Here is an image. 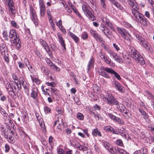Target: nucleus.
<instances>
[{
    "label": "nucleus",
    "instance_id": "f257e3e1",
    "mask_svg": "<svg viewBox=\"0 0 154 154\" xmlns=\"http://www.w3.org/2000/svg\"><path fill=\"white\" fill-rule=\"evenodd\" d=\"M128 2L131 7V13L135 18L141 24L147 26L149 23L147 20L138 11L139 8L135 0H128Z\"/></svg>",
    "mask_w": 154,
    "mask_h": 154
},
{
    "label": "nucleus",
    "instance_id": "f03ea898",
    "mask_svg": "<svg viewBox=\"0 0 154 154\" xmlns=\"http://www.w3.org/2000/svg\"><path fill=\"white\" fill-rule=\"evenodd\" d=\"M9 37L11 39V42L15 44L16 48L18 49L21 46L20 40L14 29H12L10 30L9 32Z\"/></svg>",
    "mask_w": 154,
    "mask_h": 154
},
{
    "label": "nucleus",
    "instance_id": "7ed1b4c3",
    "mask_svg": "<svg viewBox=\"0 0 154 154\" xmlns=\"http://www.w3.org/2000/svg\"><path fill=\"white\" fill-rule=\"evenodd\" d=\"M139 53L135 49L132 50L131 54V57L136 62L140 63L141 65L145 63V61L142 57L139 55Z\"/></svg>",
    "mask_w": 154,
    "mask_h": 154
},
{
    "label": "nucleus",
    "instance_id": "20e7f679",
    "mask_svg": "<svg viewBox=\"0 0 154 154\" xmlns=\"http://www.w3.org/2000/svg\"><path fill=\"white\" fill-rule=\"evenodd\" d=\"M106 94L107 97L105 98V100L108 104L110 105H114L118 103V101L111 93L107 92Z\"/></svg>",
    "mask_w": 154,
    "mask_h": 154
},
{
    "label": "nucleus",
    "instance_id": "39448f33",
    "mask_svg": "<svg viewBox=\"0 0 154 154\" xmlns=\"http://www.w3.org/2000/svg\"><path fill=\"white\" fill-rule=\"evenodd\" d=\"M116 29L122 37L128 41L130 42L131 36L124 28L118 27H117Z\"/></svg>",
    "mask_w": 154,
    "mask_h": 154
},
{
    "label": "nucleus",
    "instance_id": "423d86ee",
    "mask_svg": "<svg viewBox=\"0 0 154 154\" xmlns=\"http://www.w3.org/2000/svg\"><path fill=\"white\" fill-rule=\"evenodd\" d=\"M134 35L137 41L144 48H146L149 45L146 39L142 37L140 35L137 34H135Z\"/></svg>",
    "mask_w": 154,
    "mask_h": 154
},
{
    "label": "nucleus",
    "instance_id": "0eeeda50",
    "mask_svg": "<svg viewBox=\"0 0 154 154\" xmlns=\"http://www.w3.org/2000/svg\"><path fill=\"white\" fill-rule=\"evenodd\" d=\"M99 55L101 59L106 63L112 66L115 65V64L112 62L110 58L105 53L100 52Z\"/></svg>",
    "mask_w": 154,
    "mask_h": 154
},
{
    "label": "nucleus",
    "instance_id": "6e6552de",
    "mask_svg": "<svg viewBox=\"0 0 154 154\" xmlns=\"http://www.w3.org/2000/svg\"><path fill=\"white\" fill-rule=\"evenodd\" d=\"M30 17L31 20L33 21L34 24L37 25L38 24V19L35 11L32 6L30 7Z\"/></svg>",
    "mask_w": 154,
    "mask_h": 154
},
{
    "label": "nucleus",
    "instance_id": "1a4fd4ad",
    "mask_svg": "<svg viewBox=\"0 0 154 154\" xmlns=\"http://www.w3.org/2000/svg\"><path fill=\"white\" fill-rule=\"evenodd\" d=\"M74 140L72 139L71 138H69V141L72 145L79 148L80 150L86 151L88 150V148L87 147L81 145L78 142L74 143Z\"/></svg>",
    "mask_w": 154,
    "mask_h": 154
},
{
    "label": "nucleus",
    "instance_id": "9d476101",
    "mask_svg": "<svg viewBox=\"0 0 154 154\" xmlns=\"http://www.w3.org/2000/svg\"><path fill=\"white\" fill-rule=\"evenodd\" d=\"M107 68L110 69L108 67H105L103 66H101L99 70H98V74L104 77L109 79L110 78V76L106 72H107Z\"/></svg>",
    "mask_w": 154,
    "mask_h": 154
},
{
    "label": "nucleus",
    "instance_id": "9b49d317",
    "mask_svg": "<svg viewBox=\"0 0 154 154\" xmlns=\"http://www.w3.org/2000/svg\"><path fill=\"white\" fill-rule=\"evenodd\" d=\"M112 84L115 88L118 91L121 93L124 92L125 89H124L123 86L118 82L114 80L112 81Z\"/></svg>",
    "mask_w": 154,
    "mask_h": 154
},
{
    "label": "nucleus",
    "instance_id": "f8f14e48",
    "mask_svg": "<svg viewBox=\"0 0 154 154\" xmlns=\"http://www.w3.org/2000/svg\"><path fill=\"white\" fill-rule=\"evenodd\" d=\"M40 9V14L42 17H44L45 12V7L44 3L43 0H39Z\"/></svg>",
    "mask_w": 154,
    "mask_h": 154
},
{
    "label": "nucleus",
    "instance_id": "ddd939ff",
    "mask_svg": "<svg viewBox=\"0 0 154 154\" xmlns=\"http://www.w3.org/2000/svg\"><path fill=\"white\" fill-rule=\"evenodd\" d=\"M8 4L9 7V12L12 15H15L16 12L14 2L12 0H8Z\"/></svg>",
    "mask_w": 154,
    "mask_h": 154
},
{
    "label": "nucleus",
    "instance_id": "4468645a",
    "mask_svg": "<svg viewBox=\"0 0 154 154\" xmlns=\"http://www.w3.org/2000/svg\"><path fill=\"white\" fill-rule=\"evenodd\" d=\"M57 36L59 42L60 44L62 49L66 51V44L65 43L64 40H63V38L62 35L59 32L57 33Z\"/></svg>",
    "mask_w": 154,
    "mask_h": 154
},
{
    "label": "nucleus",
    "instance_id": "2eb2a0df",
    "mask_svg": "<svg viewBox=\"0 0 154 154\" xmlns=\"http://www.w3.org/2000/svg\"><path fill=\"white\" fill-rule=\"evenodd\" d=\"M90 32L91 35L97 41H98L100 42L102 41V38L96 31L91 29L90 30Z\"/></svg>",
    "mask_w": 154,
    "mask_h": 154
},
{
    "label": "nucleus",
    "instance_id": "dca6fc26",
    "mask_svg": "<svg viewBox=\"0 0 154 154\" xmlns=\"http://www.w3.org/2000/svg\"><path fill=\"white\" fill-rule=\"evenodd\" d=\"M38 89L35 86H33L32 90L30 96L34 99H36L38 97Z\"/></svg>",
    "mask_w": 154,
    "mask_h": 154
},
{
    "label": "nucleus",
    "instance_id": "f3484780",
    "mask_svg": "<svg viewBox=\"0 0 154 154\" xmlns=\"http://www.w3.org/2000/svg\"><path fill=\"white\" fill-rule=\"evenodd\" d=\"M103 145L106 149H107L112 154H115V152L114 149L111 146H110L109 144L107 142H103Z\"/></svg>",
    "mask_w": 154,
    "mask_h": 154
},
{
    "label": "nucleus",
    "instance_id": "a211bd4d",
    "mask_svg": "<svg viewBox=\"0 0 154 154\" xmlns=\"http://www.w3.org/2000/svg\"><path fill=\"white\" fill-rule=\"evenodd\" d=\"M18 84H20L21 85L22 84L24 89L28 88L29 84L25 82V79L23 77L20 78L19 80H18Z\"/></svg>",
    "mask_w": 154,
    "mask_h": 154
},
{
    "label": "nucleus",
    "instance_id": "6ab92c4d",
    "mask_svg": "<svg viewBox=\"0 0 154 154\" xmlns=\"http://www.w3.org/2000/svg\"><path fill=\"white\" fill-rule=\"evenodd\" d=\"M107 72L111 74H113L114 76L119 80H120L121 79V78L120 75L114 70L111 69H107Z\"/></svg>",
    "mask_w": 154,
    "mask_h": 154
},
{
    "label": "nucleus",
    "instance_id": "aec40b11",
    "mask_svg": "<svg viewBox=\"0 0 154 154\" xmlns=\"http://www.w3.org/2000/svg\"><path fill=\"white\" fill-rule=\"evenodd\" d=\"M93 13L94 12L91 9L85 14L90 20L93 21L95 19Z\"/></svg>",
    "mask_w": 154,
    "mask_h": 154
},
{
    "label": "nucleus",
    "instance_id": "412c9836",
    "mask_svg": "<svg viewBox=\"0 0 154 154\" xmlns=\"http://www.w3.org/2000/svg\"><path fill=\"white\" fill-rule=\"evenodd\" d=\"M116 105L117 109L121 112H124L126 109L125 106L119 101H118V103H116Z\"/></svg>",
    "mask_w": 154,
    "mask_h": 154
},
{
    "label": "nucleus",
    "instance_id": "4be33fe9",
    "mask_svg": "<svg viewBox=\"0 0 154 154\" xmlns=\"http://www.w3.org/2000/svg\"><path fill=\"white\" fill-rule=\"evenodd\" d=\"M13 79L14 81V83L16 84V85L17 86L18 90L21 89V86L20 84H18V78L17 75L15 74H13L12 75Z\"/></svg>",
    "mask_w": 154,
    "mask_h": 154
},
{
    "label": "nucleus",
    "instance_id": "5701e85b",
    "mask_svg": "<svg viewBox=\"0 0 154 154\" xmlns=\"http://www.w3.org/2000/svg\"><path fill=\"white\" fill-rule=\"evenodd\" d=\"M110 2L113 5L119 8L120 10H123L124 8L122 6L118 3L116 0H112Z\"/></svg>",
    "mask_w": 154,
    "mask_h": 154
},
{
    "label": "nucleus",
    "instance_id": "b1692460",
    "mask_svg": "<svg viewBox=\"0 0 154 154\" xmlns=\"http://www.w3.org/2000/svg\"><path fill=\"white\" fill-rule=\"evenodd\" d=\"M103 22L104 23L107 24L108 26L110 28V29L114 31H115V29L114 26L112 25L111 23L110 22L108 19L105 18H103L102 20Z\"/></svg>",
    "mask_w": 154,
    "mask_h": 154
},
{
    "label": "nucleus",
    "instance_id": "393cba45",
    "mask_svg": "<svg viewBox=\"0 0 154 154\" xmlns=\"http://www.w3.org/2000/svg\"><path fill=\"white\" fill-rule=\"evenodd\" d=\"M0 51L1 54L8 52L7 48L5 44L2 43L0 46Z\"/></svg>",
    "mask_w": 154,
    "mask_h": 154
},
{
    "label": "nucleus",
    "instance_id": "a878e982",
    "mask_svg": "<svg viewBox=\"0 0 154 154\" xmlns=\"http://www.w3.org/2000/svg\"><path fill=\"white\" fill-rule=\"evenodd\" d=\"M114 149L115 152V154H116L118 152H119L120 154H124L126 152L123 149L118 147H115Z\"/></svg>",
    "mask_w": 154,
    "mask_h": 154
},
{
    "label": "nucleus",
    "instance_id": "bb28decb",
    "mask_svg": "<svg viewBox=\"0 0 154 154\" xmlns=\"http://www.w3.org/2000/svg\"><path fill=\"white\" fill-rule=\"evenodd\" d=\"M104 129L106 131L112 132L113 134H117L118 133L111 126H106L104 128Z\"/></svg>",
    "mask_w": 154,
    "mask_h": 154
},
{
    "label": "nucleus",
    "instance_id": "cd10ccee",
    "mask_svg": "<svg viewBox=\"0 0 154 154\" xmlns=\"http://www.w3.org/2000/svg\"><path fill=\"white\" fill-rule=\"evenodd\" d=\"M94 61V59L92 58L89 61L88 65V70L90 71L91 69L93 67Z\"/></svg>",
    "mask_w": 154,
    "mask_h": 154
},
{
    "label": "nucleus",
    "instance_id": "c85d7f7f",
    "mask_svg": "<svg viewBox=\"0 0 154 154\" xmlns=\"http://www.w3.org/2000/svg\"><path fill=\"white\" fill-rule=\"evenodd\" d=\"M2 37L4 40L8 41V32L6 29H4L2 32Z\"/></svg>",
    "mask_w": 154,
    "mask_h": 154
},
{
    "label": "nucleus",
    "instance_id": "c756f323",
    "mask_svg": "<svg viewBox=\"0 0 154 154\" xmlns=\"http://www.w3.org/2000/svg\"><path fill=\"white\" fill-rule=\"evenodd\" d=\"M46 52L48 53L50 57H52L53 54L51 50L50 47L48 46V44L45 46V47H43Z\"/></svg>",
    "mask_w": 154,
    "mask_h": 154
},
{
    "label": "nucleus",
    "instance_id": "7c9ffc66",
    "mask_svg": "<svg viewBox=\"0 0 154 154\" xmlns=\"http://www.w3.org/2000/svg\"><path fill=\"white\" fill-rule=\"evenodd\" d=\"M91 9L89 5L87 4H85L82 5V9L85 13Z\"/></svg>",
    "mask_w": 154,
    "mask_h": 154
},
{
    "label": "nucleus",
    "instance_id": "2f4dec72",
    "mask_svg": "<svg viewBox=\"0 0 154 154\" xmlns=\"http://www.w3.org/2000/svg\"><path fill=\"white\" fill-rule=\"evenodd\" d=\"M30 77L33 82H35L38 85H39L40 84L41 81L38 78L32 76V75H30Z\"/></svg>",
    "mask_w": 154,
    "mask_h": 154
},
{
    "label": "nucleus",
    "instance_id": "473e14b6",
    "mask_svg": "<svg viewBox=\"0 0 154 154\" xmlns=\"http://www.w3.org/2000/svg\"><path fill=\"white\" fill-rule=\"evenodd\" d=\"M114 122L116 123L121 125H123L125 124L124 121L122 119L117 117Z\"/></svg>",
    "mask_w": 154,
    "mask_h": 154
},
{
    "label": "nucleus",
    "instance_id": "72a5a7b5",
    "mask_svg": "<svg viewBox=\"0 0 154 154\" xmlns=\"http://www.w3.org/2000/svg\"><path fill=\"white\" fill-rule=\"evenodd\" d=\"M1 54L6 62L8 63L9 60L8 58V52H7V53H4Z\"/></svg>",
    "mask_w": 154,
    "mask_h": 154
},
{
    "label": "nucleus",
    "instance_id": "f704fd0d",
    "mask_svg": "<svg viewBox=\"0 0 154 154\" xmlns=\"http://www.w3.org/2000/svg\"><path fill=\"white\" fill-rule=\"evenodd\" d=\"M11 26L14 28L17 29L19 28V25L17 24V23L14 20H13L11 21Z\"/></svg>",
    "mask_w": 154,
    "mask_h": 154
},
{
    "label": "nucleus",
    "instance_id": "c9c22d12",
    "mask_svg": "<svg viewBox=\"0 0 154 154\" xmlns=\"http://www.w3.org/2000/svg\"><path fill=\"white\" fill-rule=\"evenodd\" d=\"M70 36L74 40L75 42H78L79 40V38L74 34L72 32L70 33Z\"/></svg>",
    "mask_w": 154,
    "mask_h": 154
},
{
    "label": "nucleus",
    "instance_id": "e433bc0d",
    "mask_svg": "<svg viewBox=\"0 0 154 154\" xmlns=\"http://www.w3.org/2000/svg\"><path fill=\"white\" fill-rule=\"evenodd\" d=\"M100 6L103 10H105L107 9V6L106 4V2H100Z\"/></svg>",
    "mask_w": 154,
    "mask_h": 154
},
{
    "label": "nucleus",
    "instance_id": "4c0bfd02",
    "mask_svg": "<svg viewBox=\"0 0 154 154\" xmlns=\"http://www.w3.org/2000/svg\"><path fill=\"white\" fill-rule=\"evenodd\" d=\"M123 25L125 27L129 28L131 30H132L133 29V27L132 26L127 22H124Z\"/></svg>",
    "mask_w": 154,
    "mask_h": 154
},
{
    "label": "nucleus",
    "instance_id": "58836bf2",
    "mask_svg": "<svg viewBox=\"0 0 154 154\" xmlns=\"http://www.w3.org/2000/svg\"><path fill=\"white\" fill-rule=\"evenodd\" d=\"M50 66L52 69H55L57 71H59L60 70V69L56 65L53 63L51 64V65H50Z\"/></svg>",
    "mask_w": 154,
    "mask_h": 154
},
{
    "label": "nucleus",
    "instance_id": "ea45409f",
    "mask_svg": "<svg viewBox=\"0 0 154 154\" xmlns=\"http://www.w3.org/2000/svg\"><path fill=\"white\" fill-rule=\"evenodd\" d=\"M6 136L5 137L7 138V139H8V141L11 143H13L14 142V137H12L11 136V135H10L9 137H8V135H5Z\"/></svg>",
    "mask_w": 154,
    "mask_h": 154
},
{
    "label": "nucleus",
    "instance_id": "a19ab883",
    "mask_svg": "<svg viewBox=\"0 0 154 154\" xmlns=\"http://www.w3.org/2000/svg\"><path fill=\"white\" fill-rule=\"evenodd\" d=\"M7 84L8 85H6V87L8 92L11 91H13V90L12 89V86L10 84H8V83H7Z\"/></svg>",
    "mask_w": 154,
    "mask_h": 154
},
{
    "label": "nucleus",
    "instance_id": "79ce46f5",
    "mask_svg": "<svg viewBox=\"0 0 154 154\" xmlns=\"http://www.w3.org/2000/svg\"><path fill=\"white\" fill-rule=\"evenodd\" d=\"M106 36L108 38H109V36L110 34L109 32V30L107 28L105 29V30L103 32Z\"/></svg>",
    "mask_w": 154,
    "mask_h": 154
},
{
    "label": "nucleus",
    "instance_id": "37998d69",
    "mask_svg": "<svg viewBox=\"0 0 154 154\" xmlns=\"http://www.w3.org/2000/svg\"><path fill=\"white\" fill-rule=\"evenodd\" d=\"M144 149L143 148V149H142L141 150L136 151L134 153V154H145L146 153L144 152Z\"/></svg>",
    "mask_w": 154,
    "mask_h": 154
},
{
    "label": "nucleus",
    "instance_id": "c03bdc74",
    "mask_svg": "<svg viewBox=\"0 0 154 154\" xmlns=\"http://www.w3.org/2000/svg\"><path fill=\"white\" fill-rule=\"evenodd\" d=\"M82 36L83 39L84 40L86 39L88 37V34L86 32H83L82 33Z\"/></svg>",
    "mask_w": 154,
    "mask_h": 154
},
{
    "label": "nucleus",
    "instance_id": "a18cd8bd",
    "mask_svg": "<svg viewBox=\"0 0 154 154\" xmlns=\"http://www.w3.org/2000/svg\"><path fill=\"white\" fill-rule=\"evenodd\" d=\"M10 96L14 99H15L16 98V96L15 94L16 92H14V91H11L8 92Z\"/></svg>",
    "mask_w": 154,
    "mask_h": 154
},
{
    "label": "nucleus",
    "instance_id": "49530a36",
    "mask_svg": "<svg viewBox=\"0 0 154 154\" xmlns=\"http://www.w3.org/2000/svg\"><path fill=\"white\" fill-rule=\"evenodd\" d=\"M44 110L46 113L48 114L50 112L51 110L47 106L44 107Z\"/></svg>",
    "mask_w": 154,
    "mask_h": 154
},
{
    "label": "nucleus",
    "instance_id": "de8ad7c7",
    "mask_svg": "<svg viewBox=\"0 0 154 154\" xmlns=\"http://www.w3.org/2000/svg\"><path fill=\"white\" fill-rule=\"evenodd\" d=\"M77 117L80 120H83L84 119V116L83 114L81 113H78L77 114Z\"/></svg>",
    "mask_w": 154,
    "mask_h": 154
},
{
    "label": "nucleus",
    "instance_id": "09e8293b",
    "mask_svg": "<svg viewBox=\"0 0 154 154\" xmlns=\"http://www.w3.org/2000/svg\"><path fill=\"white\" fill-rule=\"evenodd\" d=\"M0 112L2 115H4V116L7 117L8 114L6 113L5 111L2 108L0 107Z\"/></svg>",
    "mask_w": 154,
    "mask_h": 154
},
{
    "label": "nucleus",
    "instance_id": "8fccbe9b",
    "mask_svg": "<svg viewBox=\"0 0 154 154\" xmlns=\"http://www.w3.org/2000/svg\"><path fill=\"white\" fill-rule=\"evenodd\" d=\"M92 134L93 135H100V132L97 129H94L92 131Z\"/></svg>",
    "mask_w": 154,
    "mask_h": 154
},
{
    "label": "nucleus",
    "instance_id": "3c124183",
    "mask_svg": "<svg viewBox=\"0 0 154 154\" xmlns=\"http://www.w3.org/2000/svg\"><path fill=\"white\" fill-rule=\"evenodd\" d=\"M12 89H13V91H14V92H15L16 93L18 92V90H19L18 89V88L17 89V88L16 87H17L16 85V84L14 83V84H13L12 85Z\"/></svg>",
    "mask_w": 154,
    "mask_h": 154
},
{
    "label": "nucleus",
    "instance_id": "603ef678",
    "mask_svg": "<svg viewBox=\"0 0 154 154\" xmlns=\"http://www.w3.org/2000/svg\"><path fill=\"white\" fill-rule=\"evenodd\" d=\"M94 116L95 118H96L98 119V120L100 119V120H102L103 119L102 117L99 114L97 113V114H95V113H94Z\"/></svg>",
    "mask_w": 154,
    "mask_h": 154
},
{
    "label": "nucleus",
    "instance_id": "864d4df0",
    "mask_svg": "<svg viewBox=\"0 0 154 154\" xmlns=\"http://www.w3.org/2000/svg\"><path fill=\"white\" fill-rule=\"evenodd\" d=\"M41 127V130L42 134H47L46 129L45 126H42Z\"/></svg>",
    "mask_w": 154,
    "mask_h": 154
},
{
    "label": "nucleus",
    "instance_id": "5fc2aeb1",
    "mask_svg": "<svg viewBox=\"0 0 154 154\" xmlns=\"http://www.w3.org/2000/svg\"><path fill=\"white\" fill-rule=\"evenodd\" d=\"M40 42L43 47H45V46L48 45V44L45 41L42 39L40 40Z\"/></svg>",
    "mask_w": 154,
    "mask_h": 154
},
{
    "label": "nucleus",
    "instance_id": "6e6d98bb",
    "mask_svg": "<svg viewBox=\"0 0 154 154\" xmlns=\"http://www.w3.org/2000/svg\"><path fill=\"white\" fill-rule=\"evenodd\" d=\"M108 116L112 120H113L114 121H115L116 117L114 116L112 114L108 113Z\"/></svg>",
    "mask_w": 154,
    "mask_h": 154
},
{
    "label": "nucleus",
    "instance_id": "4d7b16f0",
    "mask_svg": "<svg viewBox=\"0 0 154 154\" xmlns=\"http://www.w3.org/2000/svg\"><path fill=\"white\" fill-rule=\"evenodd\" d=\"M93 109L95 110L99 111L101 109L100 107L97 104H95L93 107Z\"/></svg>",
    "mask_w": 154,
    "mask_h": 154
},
{
    "label": "nucleus",
    "instance_id": "13d9d810",
    "mask_svg": "<svg viewBox=\"0 0 154 154\" xmlns=\"http://www.w3.org/2000/svg\"><path fill=\"white\" fill-rule=\"evenodd\" d=\"M146 49L148 50L151 53H153L154 51V50L151 48V46L150 45H148Z\"/></svg>",
    "mask_w": 154,
    "mask_h": 154
},
{
    "label": "nucleus",
    "instance_id": "bf43d9fd",
    "mask_svg": "<svg viewBox=\"0 0 154 154\" xmlns=\"http://www.w3.org/2000/svg\"><path fill=\"white\" fill-rule=\"evenodd\" d=\"M114 59L116 61L119 63H122L123 62L122 59L121 58H120L119 57L117 56L116 58H114Z\"/></svg>",
    "mask_w": 154,
    "mask_h": 154
},
{
    "label": "nucleus",
    "instance_id": "052dcab7",
    "mask_svg": "<svg viewBox=\"0 0 154 154\" xmlns=\"http://www.w3.org/2000/svg\"><path fill=\"white\" fill-rule=\"evenodd\" d=\"M18 64L19 67L20 68L23 69L25 68L24 64L21 62L20 61L19 62H18Z\"/></svg>",
    "mask_w": 154,
    "mask_h": 154
},
{
    "label": "nucleus",
    "instance_id": "680f3d73",
    "mask_svg": "<svg viewBox=\"0 0 154 154\" xmlns=\"http://www.w3.org/2000/svg\"><path fill=\"white\" fill-rule=\"evenodd\" d=\"M51 49L53 51H55L57 50V47L53 44H51L50 45Z\"/></svg>",
    "mask_w": 154,
    "mask_h": 154
},
{
    "label": "nucleus",
    "instance_id": "e2e57ef3",
    "mask_svg": "<svg viewBox=\"0 0 154 154\" xmlns=\"http://www.w3.org/2000/svg\"><path fill=\"white\" fill-rule=\"evenodd\" d=\"M51 92L54 93L55 94H57L58 93V91L55 88H51Z\"/></svg>",
    "mask_w": 154,
    "mask_h": 154
},
{
    "label": "nucleus",
    "instance_id": "0e129e2a",
    "mask_svg": "<svg viewBox=\"0 0 154 154\" xmlns=\"http://www.w3.org/2000/svg\"><path fill=\"white\" fill-rule=\"evenodd\" d=\"M56 25L59 27L62 26V21L61 20H60L56 22H55Z\"/></svg>",
    "mask_w": 154,
    "mask_h": 154
},
{
    "label": "nucleus",
    "instance_id": "69168bd1",
    "mask_svg": "<svg viewBox=\"0 0 154 154\" xmlns=\"http://www.w3.org/2000/svg\"><path fill=\"white\" fill-rule=\"evenodd\" d=\"M93 89L94 91H98L99 90V88L98 86L97 85H94L93 86Z\"/></svg>",
    "mask_w": 154,
    "mask_h": 154
},
{
    "label": "nucleus",
    "instance_id": "338daca9",
    "mask_svg": "<svg viewBox=\"0 0 154 154\" xmlns=\"http://www.w3.org/2000/svg\"><path fill=\"white\" fill-rule=\"evenodd\" d=\"M116 144L119 146H122L123 144L122 141L121 140H118L116 142Z\"/></svg>",
    "mask_w": 154,
    "mask_h": 154
},
{
    "label": "nucleus",
    "instance_id": "774afa93",
    "mask_svg": "<svg viewBox=\"0 0 154 154\" xmlns=\"http://www.w3.org/2000/svg\"><path fill=\"white\" fill-rule=\"evenodd\" d=\"M58 154H65L64 150L61 149H60L57 151Z\"/></svg>",
    "mask_w": 154,
    "mask_h": 154
}]
</instances>
